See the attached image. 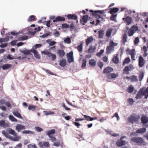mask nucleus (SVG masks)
<instances>
[{"label":"nucleus","instance_id":"42","mask_svg":"<svg viewBox=\"0 0 148 148\" xmlns=\"http://www.w3.org/2000/svg\"><path fill=\"white\" fill-rule=\"evenodd\" d=\"M130 68L128 66L125 67L124 69V73L126 74H128L129 73L128 72L130 71Z\"/></svg>","mask_w":148,"mask_h":148},{"label":"nucleus","instance_id":"64","mask_svg":"<svg viewBox=\"0 0 148 148\" xmlns=\"http://www.w3.org/2000/svg\"><path fill=\"white\" fill-rule=\"evenodd\" d=\"M28 148H37L36 146L35 145H29L27 146Z\"/></svg>","mask_w":148,"mask_h":148},{"label":"nucleus","instance_id":"41","mask_svg":"<svg viewBox=\"0 0 148 148\" xmlns=\"http://www.w3.org/2000/svg\"><path fill=\"white\" fill-rule=\"evenodd\" d=\"M143 50L144 52V54L143 56L144 57H145L148 54V53H147V47L146 46H144L143 48Z\"/></svg>","mask_w":148,"mask_h":148},{"label":"nucleus","instance_id":"11","mask_svg":"<svg viewBox=\"0 0 148 148\" xmlns=\"http://www.w3.org/2000/svg\"><path fill=\"white\" fill-rule=\"evenodd\" d=\"M123 19L125 20V23L126 25H129L133 22V20L130 17L127 16L125 18H123Z\"/></svg>","mask_w":148,"mask_h":148},{"label":"nucleus","instance_id":"14","mask_svg":"<svg viewBox=\"0 0 148 148\" xmlns=\"http://www.w3.org/2000/svg\"><path fill=\"white\" fill-rule=\"evenodd\" d=\"M125 78L130 79L133 82H136L138 81V79L136 76H132L130 77H126Z\"/></svg>","mask_w":148,"mask_h":148},{"label":"nucleus","instance_id":"35","mask_svg":"<svg viewBox=\"0 0 148 148\" xmlns=\"http://www.w3.org/2000/svg\"><path fill=\"white\" fill-rule=\"evenodd\" d=\"M9 38L10 37L9 36H7L5 38H0V43L2 42H3L8 41L9 39Z\"/></svg>","mask_w":148,"mask_h":148},{"label":"nucleus","instance_id":"39","mask_svg":"<svg viewBox=\"0 0 148 148\" xmlns=\"http://www.w3.org/2000/svg\"><path fill=\"white\" fill-rule=\"evenodd\" d=\"M28 36H24L22 37H18V40L21 41L25 40L27 39Z\"/></svg>","mask_w":148,"mask_h":148},{"label":"nucleus","instance_id":"34","mask_svg":"<svg viewBox=\"0 0 148 148\" xmlns=\"http://www.w3.org/2000/svg\"><path fill=\"white\" fill-rule=\"evenodd\" d=\"M7 126L5 121L3 120L0 121V127H5Z\"/></svg>","mask_w":148,"mask_h":148},{"label":"nucleus","instance_id":"40","mask_svg":"<svg viewBox=\"0 0 148 148\" xmlns=\"http://www.w3.org/2000/svg\"><path fill=\"white\" fill-rule=\"evenodd\" d=\"M49 57H51V60L52 61H54L56 58V56L55 54L51 53L49 55Z\"/></svg>","mask_w":148,"mask_h":148},{"label":"nucleus","instance_id":"6","mask_svg":"<svg viewBox=\"0 0 148 148\" xmlns=\"http://www.w3.org/2000/svg\"><path fill=\"white\" fill-rule=\"evenodd\" d=\"M141 120L143 125L147 127H148V117L143 116L141 118Z\"/></svg>","mask_w":148,"mask_h":148},{"label":"nucleus","instance_id":"44","mask_svg":"<svg viewBox=\"0 0 148 148\" xmlns=\"http://www.w3.org/2000/svg\"><path fill=\"white\" fill-rule=\"evenodd\" d=\"M36 106L33 105H30L29 106L28 109L29 110L34 111L35 108Z\"/></svg>","mask_w":148,"mask_h":148},{"label":"nucleus","instance_id":"47","mask_svg":"<svg viewBox=\"0 0 148 148\" xmlns=\"http://www.w3.org/2000/svg\"><path fill=\"white\" fill-rule=\"evenodd\" d=\"M134 33V32L133 31V30H132V29H129L128 32V34L129 36H132Z\"/></svg>","mask_w":148,"mask_h":148},{"label":"nucleus","instance_id":"60","mask_svg":"<svg viewBox=\"0 0 148 148\" xmlns=\"http://www.w3.org/2000/svg\"><path fill=\"white\" fill-rule=\"evenodd\" d=\"M127 102L130 104L132 105L133 104L134 101L133 99L130 98L127 100Z\"/></svg>","mask_w":148,"mask_h":148},{"label":"nucleus","instance_id":"25","mask_svg":"<svg viewBox=\"0 0 148 148\" xmlns=\"http://www.w3.org/2000/svg\"><path fill=\"white\" fill-rule=\"evenodd\" d=\"M89 64L91 66H95L96 64V61L94 59H92L89 60Z\"/></svg>","mask_w":148,"mask_h":148},{"label":"nucleus","instance_id":"21","mask_svg":"<svg viewBox=\"0 0 148 148\" xmlns=\"http://www.w3.org/2000/svg\"><path fill=\"white\" fill-rule=\"evenodd\" d=\"M83 116H84L86 120L87 121H92L93 120H95L97 119L96 117L92 118L90 116L86 115H83Z\"/></svg>","mask_w":148,"mask_h":148},{"label":"nucleus","instance_id":"1","mask_svg":"<svg viewBox=\"0 0 148 148\" xmlns=\"http://www.w3.org/2000/svg\"><path fill=\"white\" fill-rule=\"evenodd\" d=\"M145 96V98L147 99L148 97V87L146 88L141 89L136 97V99H139L142 98V96Z\"/></svg>","mask_w":148,"mask_h":148},{"label":"nucleus","instance_id":"10","mask_svg":"<svg viewBox=\"0 0 148 148\" xmlns=\"http://www.w3.org/2000/svg\"><path fill=\"white\" fill-rule=\"evenodd\" d=\"M67 17L68 19L77 20L76 23H77L78 22V20H77V16L75 14H69L67 15Z\"/></svg>","mask_w":148,"mask_h":148},{"label":"nucleus","instance_id":"32","mask_svg":"<svg viewBox=\"0 0 148 148\" xmlns=\"http://www.w3.org/2000/svg\"><path fill=\"white\" fill-rule=\"evenodd\" d=\"M117 76V75L115 74L114 73H112L108 77L109 79L108 81H111V80L110 79H111L114 78Z\"/></svg>","mask_w":148,"mask_h":148},{"label":"nucleus","instance_id":"13","mask_svg":"<svg viewBox=\"0 0 148 148\" xmlns=\"http://www.w3.org/2000/svg\"><path fill=\"white\" fill-rule=\"evenodd\" d=\"M16 130L18 132H19L21 130H24L25 127L24 126L20 124H17L16 126Z\"/></svg>","mask_w":148,"mask_h":148},{"label":"nucleus","instance_id":"55","mask_svg":"<svg viewBox=\"0 0 148 148\" xmlns=\"http://www.w3.org/2000/svg\"><path fill=\"white\" fill-rule=\"evenodd\" d=\"M143 77L144 73L143 72H141L140 73L139 77V80L140 81H141L142 80Z\"/></svg>","mask_w":148,"mask_h":148},{"label":"nucleus","instance_id":"38","mask_svg":"<svg viewBox=\"0 0 148 148\" xmlns=\"http://www.w3.org/2000/svg\"><path fill=\"white\" fill-rule=\"evenodd\" d=\"M112 29H110L106 32V36L107 37H110L112 34Z\"/></svg>","mask_w":148,"mask_h":148},{"label":"nucleus","instance_id":"51","mask_svg":"<svg viewBox=\"0 0 148 148\" xmlns=\"http://www.w3.org/2000/svg\"><path fill=\"white\" fill-rule=\"evenodd\" d=\"M117 14H112V16L110 17V19L116 22V17L117 16Z\"/></svg>","mask_w":148,"mask_h":148},{"label":"nucleus","instance_id":"20","mask_svg":"<svg viewBox=\"0 0 148 148\" xmlns=\"http://www.w3.org/2000/svg\"><path fill=\"white\" fill-rule=\"evenodd\" d=\"M145 61L143 58L140 56L139 57V64L140 67H143L144 65Z\"/></svg>","mask_w":148,"mask_h":148},{"label":"nucleus","instance_id":"29","mask_svg":"<svg viewBox=\"0 0 148 148\" xmlns=\"http://www.w3.org/2000/svg\"><path fill=\"white\" fill-rule=\"evenodd\" d=\"M119 10V9L117 8H115L112 9L110 11V13L112 14H115V13Z\"/></svg>","mask_w":148,"mask_h":148},{"label":"nucleus","instance_id":"59","mask_svg":"<svg viewBox=\"0 0 148 148\" xmlns=\"http://www.w3.org/2000/svg\"><path fill=\"white\" fill-rule=\"evenodd\" d=\"M35 129L38 132H40L43 130V129L42 128L38 127H35Z\"/></svg>","mask_w":148,"mask_h":148},{"label":"nucleus","instance_id":"17","mask_svg":"<svg viewBox=\"0 0 148 148\" xmlns=\"http://www.w3.org/2000/svg\"><path fill=\"white\" fill-rule=\"evenodd\" d=\"M94 39L93 38L92 36L88 37L86 40V44L87 46H88L93 41Z\"/></svg>","mask_w":148,"mask_h":148},{"label":"nucleus","instance_id":"37","mask_svg":"<svg viewBox=\"0 0 148 148\" xmlns=\"http://www.w3.org/2000/svg\"><path fill=\"white\" fill-rule=\"evenodd\" d=\"M21 138V137L19 136H15L14 138H12L11 136V138H10L14 141H19Z\"/></svg>","mask_w":148,"mask_h":148},{"label":"nucleus","instance_id":"4","mask_svg":"<svg viewBox=\"0 0 148 148\" xmlns=\"http://www.w3.org/2000/svg\"><path fill=\"white\" fill-rule=\"evenodd\" d=\"M139 118L137 117H135L132 116L130 117L128 119V121L129 123H131L132 124L134 123L138 124L139 121Z\"/></svg>","mask_w":148,"mask_h":148},{"label":"nucleus","instance_id":"16","mask_svg":"<svg viewBox=\"0 0 148 148\" xmlns=\"http://www.w3.org/2000/svg\"><path fill=\"white\" fill-rule=\"evenodd\" d=\"M66 64V60L64 59H60L59 61V65L62 67H65Z\"/></svg>","mask_w":148,"mask_h":148},{"label":"nucleus","instance_id":"50","mask_svg":"<svg viewBox=\"0 0 148 148\" xmlns=\"http://www.w3.org/2000/svg\"><path fill=\"white\" fill-rule=\"evenodd\" d=\"M42 46V44H36L35 45H34L33 48L32 49H34L35 50V49H36L38 48H39L41 47Z\"/></svg>","mask_w":148,"mask_h":148},{"label":"nucleus","instance_id":"54","mask_svg":"<svg viewBox=\"0 0 148 148\" xmlns=\"http://www.w3.org/2000/svg\"><path fill=\"white\" fill-rule=\"evenodd\" d=\"M64 42L65 43L70 44L71 43V39L69 37H68L64 40Z\"/></svg>","mask_w":148,"mask_h":148},{"label":"nucleus","instance_id":"9","mask_svg":"<svg viewBox=\"0 0 148 148\" xmlns=\"http://www.w3.org/2000/svg\"><path fill=\"white\" fill-rule=\"evenodd\" d=\"M88 15H86L83 16L82 18L80 20V22L82 25H84L85 23H86L88 21Z\"/></svg>","mask_w":148,"mask_h":148},{"label":"nucleus","instance_id":"15","mask_svg":"<svg viewBox=\"0 0 148 148\" xmlns=\"http://www.w3.org/2000/svg\"><path fill=\"white\" fill-rule=\"evenodd\" d=\"M31 52L34 53V56L36 58L38 59L40 58V55L38 53V52L36 50L33 49H32L31 50Z\"/></svg>","mask_w":148,"mask_h":148},{"label":"nucleus","instance_id":"53","mask_svg":"<svg viewBox=\"0 0 148 148\" xmlns=\"http://www.w3.org/2000/svg\"><path fill=\"white\" fill-rule=\"evenodd\" d=\"M130 61V58H126L123 62V65H125V64H128L129 63Z\"/></svg>","mask_w":148,"mask_h":148},{"label":"nucleus","instance_id":"3","mask_svg":"<svg viewBox=\"0 0 148 148\" xmlns=\"http://www.w3.org/2000/svg\"><path fill=\"white\" fill-rule=\"evenodd\" d=\"M126 52L127 54H129L131 56V58L132 60H136L135 56L136 53L134 49L131 50L129 48H127L126 50Z\"/></svg>","mask_w":148,"mask_h":148},{"label":"nucleus","instance_id":"5","mask_svg":"<svg viewBox=\"0 0 148 148\" xmlns=\"http://www.w3.org/2000/svg\"><path fill=\"white\" fill-rule=\"evenodd\" d=\"M89 11L92 13V15L95 17L97 18L101 17L100 14H102V11L101 10L93 11L92 10H90Z\"/></svg>","mask_w":148,"mask_h":148},{"label":"nucleus","instance_id":"33","mask_svg":"<svg viewBox=\"0 0 148 148\" xmlns=\"http://www.w3.org/2000/svg\"><path fill=\"white\" fill-rule=\"evenodd\" d=\"M107 131L108 134L112 135L114 137H117L119 136V134H113L112 132L111 131L109 130H107Z\"/></svg>","mask_w":148,"mask_h":148},{"label":"nucleus","instance_id":"18","mask_svg":"<svg viewBox=\"0 0 148 148\" xmlns=\"http://www.w3.org/2000/svg\"><path fill=\"white\" fill-rule=\"evenodd\" d=\"M55 131L54 129L51 130L46 131V135H48L49 138H51L52 136L51 134H53L55 133Z\"/></svg>","mask_w":148,"mask_h":148},{"label":"nucleus","instance_id":"26","mask_svg":"<svg viewBox=\"0 0 148 148\" xmlns=\"http://www.w3.org/2000/svg\"><path fill=\"white\" fill-rule=\"evenodd\" d=\"M37 19L36 18L35 16L34 15H31L29 17L28 19H27V21L28 22H31L36 21Z\"/></svg>","mask_w":148,"mask_h":148},{"label":"nucleus","instance_id":"61","mask_svg":"<svg viewBox=\"0 0 148 148\" xmlns=\"http://www.w3.org/2000/svg\"><path fill=\"white\" fill-rule=\"evenodd\" d=\"M30 52H31V50H24L23 51V53L25 54L29 55L30 54Z\"/></svg>","mask_w":148,"mask_h":148},{"label":"nucleus","instance_id":"2","mask_svg":"<svg viewBox=\"0 0 148 148\" xmlns=\"http://www.w3.org/2000/svg\"><path fill=\"white\" fill-rule=\"evenodd\" d=\"M131 140L138 145H144L146 144L144 140L140 137H133L131 138Z\"/></svg>","mask_w":148,"mask_h":148},{"label":"nucleus","instance_id":"49","mask_svg":"<svg viewBox=\"0 0 148 148\" xmlns=\"http://www.w3.org/2000/svg\"><path fill=\"white\" fill-rule=\"evenodd\" d=\"M113 62L116 64L118 62L119 59L117 56H114L113 58Z\"/></svg>","mask_w":148,"mask_h":148},{"label":"nucleus","instance_id":"22","mask_svg":"<svg viewBox=\"0 0 148 148\" xmlns=\"http://www.w3.org/2000/svg\"><path fill=\"white\" fill-rule=\"evenodd\" d=\"M13 114L16 117L21 119H22V117L21 115L18 112V111L17 110H14L13 112Z\"/></svg>","mask_w":148,"mask_h":148},{"label":"nucleus","instance_id":"12","mask_svg":"<svg viewBox=\"0 0 148 148\" xmlns=\"http://www.w3.org/2000/svg\"><path fill=\"white\" fill-rule=\"evenodd\" d=\"M65 21V18L63 17L58 16L56 17L53 20V22L54 23L58 21Z\"/></svg>","mask_w":148,"mask_h":148},{"label":"nucleus","instance_id":"45","mask_svg":"<svg viewBox=\"0 0 148 148\" xmlns=\"http://www.w3.org/2000/svg\"><path fill=\"white\" fill-rule=\"evenodd\" d=\"M9 119L12 121L14 122H17V120L12 115H10L9 116Z\"/></svg>","mask_w":148,"mask_h":148},{"label":"nucleus","instance_id":"24","mask_svg":"<svg viewBox=\"0 0 148 148\" xmlns=\"http://www.w3.org/2000/svg\"><path fill=\"white\" fill-rule=\"evenodd\" d=\"M113 70V69L112 68L110 67H108L104 69L103 72L105 73H109L112 72Z\"/></svg>","mask_w":148,"mask_h":148},{"label":"nucleus","instance_id":"8","mask_svg":"<svg viewBox=\"0 0 148 148\" xmlns=\"http://www.w3.org/2000/svg\"><path fill=\"white\" fill-rule=\"evenodd\" d=\"M38 145L40 147L42 148H43L44 147H49L50 146L49 143L45 141L40 142L38 144Z\"/></svg>","mask_w":148,"mask_h":148},{"label":"nucleus","instance_id":"23","mask_svg":"<svg viewBox=\"0 0 148 148\" xmlns=\"http://www.w3.org/2000/svg\"><path fill=\"white\" fill-rule=\"evenodd\" d=\"M12 66V65L8 64H5L3 65L2 68L4 70H5L11 68Z\"/></svg>","mask_w":148,"mask_h":148},{"label":"nucleus","instance_id":"63","mask_svg":"<svg viewBox=\"0 0 148 148\" xmlns=\"http://www.w3.org/2000/svg\"><path fill=\"white\" fill-rule=\"evenodd\" d=\"M132 30H133V31L135 32L136 31L138 30V27L137 26H133L132 27Z\"/></svg>","mask_w":148,"mask_h":148},{"label":"nucleus","instance_id":"48","mask_svg":"<svg viewBox=\"0 0 148 148\" xmlns=\"http://www.w3.org/2000/svg\"><path fill=\"white\" fill-rule=\"evenodd\" d=\"M87 62L86 60V59H84L82 61V68H84L86 67Z\"/></svg>","mask_w":148,"mask_h":148},{"label":"nucleus","instance_id":"62","mask_svg":"<svg viewBox=\"0 0 148 148\" xmlns=\"http://www.w3.org/2000/svg\"><path fill=\"white\" fill-rule=\"evenodd\" d=\"M127 36L126 34H125L123 36V43H125L127 41Z\"/></svg>","mask_w":148,"mask_h":148},{"label":"nucleus","instance_id":"30","mask_svg":"<svg viewBox=\"0 0 148 148\" xmlns=\"http://www.w3.org/2000/svg\"><path fill=\"white\" fill-rule=\"evenodd\" d=\"M114 50V48L110 45L109 46L107 47L106 49V51L108 53H110L112 52Z\"/></svg>","mask_w":148,"mask_h":148},{"label":"nucleus","instance_id":"52","mask_svg":"<svg viewBox=\"0 0 148 148\" xmlns=\"http://www.w3.org/2000/svg\"><path fill=\"white\" fill-rule=\"evenodd\" d=\"M110 45L113 48L114 46H116L118 44L117 43L114 42L112 40L110 41Z\"/></svg>","mask_w":148,"mask_h":148},{"label":"nucleus","instance_id":"56","mask_svg":"<svg viewBox=\"0 0 148 148\" xmlns=\"http://www.w3.org/2000/svg\"><path fill=\"white\" fill-rule=\"evenodd\" d=\"M116 117V118L117 120L119 121L120 120V118L119 115L117 113H116L112 117V118Z\"/></svg>","mask_w":148,"mask_h":148},{"label":"nucleus","instance_id":"19","mask_svg":"<svg viewBox=\"0 0 148 148\" xmlns=\"http://www.w3.org/2000/svg\"><path fill=\"white\" fill-rule=\"evenodd\" d=\"M96 48L95 46H90L87 51V53H92L94 52Z\"/></svg>","mask_w":148,"mask_h":148},{"label":"nucleus","instance_id":"7","mask_svg":"<svg viewBox=\"0 0 148 148\" xmlns=\"http://www.w3.org/2000/svg\"><path fill=\"white\" fill-rule=\"evenodd\" d=\"M67 61L69 63H70L74 61L73 53L72 51H71L69 53H67Z\"/></svg>","mask_w":148,"mask_h":148},{"label":"nucleus","instance_id":"43","mask_svg":"<svg viewBox=\"0 0 148 148\" xmlns=\"http://www.w3.org/2000/svg\"><path fill=\"white\" fill-rule=\"evenodd\" d=\"M77 49L79 52H81L82 51L83 48L82 44L81 43L80 45H79L76 47Z\"/></svg>","mask_w":148,"mask_h":148},{"label":"nucleus","instance_id":"57","mask_svg":"<svg viewBox=\"0 0 148 148\" xmlns=\"http://www.w3.org/2000/svg\"><path fill=\"white\" fill-rule=\"evenodd\" d=\"M69 27V25L66 23H64L62 24V29H67Z\"/></svg>","mask_w":148,"mask_h":148},{"label":"nucleus","instance_id":"28","mask_svg":"<svg viewBox=\"0 0 148 148\" xmlns=\"http://www.w3.org/2000/svg\"><path fill=\"white\" fill-rule=\"evenodd\" d=\"M146 131V129L145 128H143L138 129L137 130V133L138 134H143Z\"/></svg>","mask_w":148,"mask_h":148},{"label":"nucleus","instance_id":"58","mask_svg":"<svg viewBox=\"0 0 148 148\" xmlns=\"http://www.w3.org/2000/svg\"><path fill=\"white\" fill-rule=\"evenodd\" d=\"M122 140H121L120 139L119 140H118L116 143V145L117 146L120 147L122 146Z\"/></svg>","mask_w":148,"mask_h":148},{"label":"nucleus","instance_id":"31","mask_svg":"<svg viewBox=\"0 0 148 148\" xmlns=\"http://www.w3.org/2000/svg\"><path fill=\"white\" fill-rule=\"evenodd\" d=\"M8 132L9 134L13 135L14 136H16L17 135L16 133L14 130L12 129H9L8 130Z\"/></svg>","mask_w":148,"mask_h":148},{"label":"nucleus","instance_id":"46","mask_svg":"<svg viewBox=\"0 0 148 148\" xmlns=\"http://www.w3.org/2000/svg\"><path fill=\"white\" fill-rule=\"evenodd\" d=\"M134 90V87L131 85H130L128 88V91L130 93L132 92Z\"/></svg>","mask_w":148,"mask_h":148},{"label":"nucleus","instance_id":"27","mask_svg":"<svg viewBox=\"0 0 148 148\" xmlns=\"http://www.w3.org/2000/svg\"><path fill=\"white\" fill-rule=\"evenodd\" d=\"M58 54L60 58H62L65 54L64 51L62 50H59L58 51Z\"/></svg>","mask_w":148,"mask_h":148},{"label":"nucleus","instance_id":"36","mask_svg":"<svg viewBox=\"0 0 148 148\" xmlns=\"http://www.w3.org/2000/svg\"><path fill=\"white\" fill-rule=\"evenodd\" d=\"M2 134L6 137L10 139L11 138V136L8 133L6 132L5 131L3 130L2 131Z\"/></svg>","mask_w":148,"mask_h":148}]
</instances>
